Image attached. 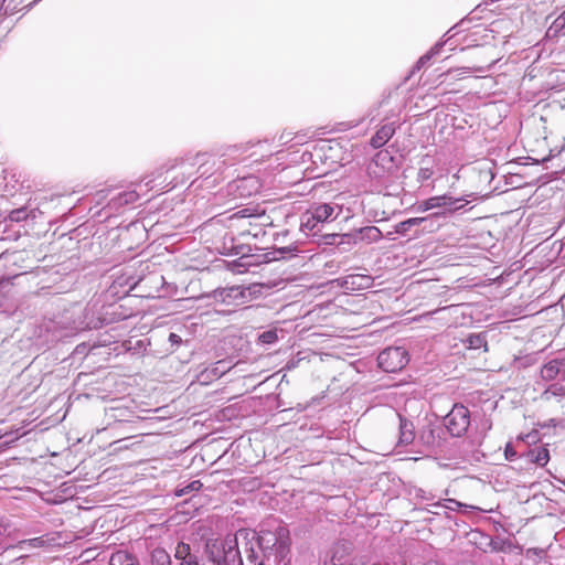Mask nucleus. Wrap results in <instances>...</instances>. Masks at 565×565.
I'll use <instances>...</instances> for the list:
<instances>
[{
  "label": "nucleus",
  "instance_id": "58836bf2",
  "mask_svg": "<svg viewBox=\"0 0 565 565\" xmlns=\"http://www.w3.org/2000/svg\"><path fill=\"white\" fill-rule=\"evenodd\" d=\"M558 379L565 381V359H558Z\"/></svg>",
  "mask_w": 565,
  "mask_h": 565
},
{
  "label": "nucleus",
  "instance_id": "20e7f679",
  "mask_svg": "<svg viewBox=\"0 0 565 565\" xmlns=\"http://www.w3.org/2000/svg\"><path fill=\"white\" fill-rule=\"evenodd\" d=\"M179 161L182 166H198L199 177H211L215 171L223 169L226 164L225 160L209 153H198L190 159H180Z\"/></svg>",
  "mask_w": 565,
  "mask_h": 565
},
{
  "label": "nucleus",
  "instance_id": "2f4dec72",
  "mask_svg": "<svg viewBox=\"0 0 565 565\" xmlns=\"http://www.w3.org/2000/svg\"><path fill=\"white\" fill-rule=\"evenodd\" d=\"M29 217V212L26 210V207H20V209H15V210H12L9 215H8V218L11 221V222H22L24 220H26Z\"/></svg>",
  "mask_w": 565,
  "mask_h": 565
},
{
  "label": "nucleus",
  "instance_id": "7ed1b4c3",
  "mask_svg": "<svg viewBox=\"0 0 565 565\" xmlns=\"http://www.w3.org/2000/svg\"><path fill=\"white\" fill-rule=\"evenodd\" d=\"M408 363V354L402 347H391L383 350L377 356V364L384 371L394 373Z\"/></svg>",
  "mask_w": 565,
  "mask_h": 565
},
{
  "label": "nucleus",
  "instance_id": "2eb2a0df",
  "mask_svg": "<svg viewBox=\"0 0 565 565\" xmlns=\"http://www.w3.org/2000/svg\"><path fill=\"white\" fill-rule=\"evenodd\" d=\"M526 459L530 462L544 467L550 460L548 449L545 447H535L526 452Z\"/></svg>",
  "mask_w": 565,
  "mask_h": 565
},
{
  "label": "nucleus",
  "instance_id": "1a4fd4ad",
  "mask_svg": "<svg viewBox=\"0 0 565 565\" xmlns=\"http://www.w3.org/2000/svg\"><path fill=\"white\" fill-rule=\"evenodd\" d=\"M173 565H199L198 556L192 553L188 543L179 542L177 544Z\"/></svg>",
  "mask_w": 565,
  "mask_h": 565
},
{
  "label": "nucleus",
  "instance_id": "79ce46f5",
  "mask_svg": "<svg viewBox=\"0 0 565 565\" xmlns=\"http://www.w3.org/2000/svg\"><path fill=\"white\" fill-rule=\"evenodd\" d=\"M4 1L6 0H0V10L2 9Z\"/></svg>",
  "mask_w": 565,
  "mask_h": 565
},
{
  "label": "nucleus",
  "instance_id": "ddd939ff",
  "mask_svg": "<svg viewBox=\"0 0 565 565\" xmlns=\"http://www.w3.org/2000/svg\"><path fill=\"white\" fill-rule=\"evenodd\" d=\"M399 418V440L398 444L403 446H407L412 444L415 439V426L414 424L398 415Z\"/></svg>",
  "mask_w": 565,
  "mask_h": 565
},
{
  "label": "nucleus",
  "instance_id": "f8f14e48",
  "mask_svg": "<svg viewBox=\"0 0 565 565\" xmlns=\"http://www.w3.org/2000/svg\"><path fill=\"white\" fill-rule=\"evenodd\" d=\"M439 199H440L439 209H443V212H439L440 216L446 213H454L456 211H459L462 207H465L466 204L468 203V201L465 200L463 198H455L450 194L439 195Z\"/></svg>",
  "mask_w": 565,
  "mask_h": 565
},
{
  "label": "nucleus",
  "instance_id": "a878e982",
  "mask_svg": "<svg viewBox=\"0 0 565 565\" xmlns=\"http://www.w3.org/2000/svg\"><path fill=\"white\" fill-rule=\"evenodd\" d=\"M446 42H437L426 54L419 57L417 61L415 68L420 70L425 64H427L434 56L440 53L443 46Z\"/></svg>",
  "mask_w": 565,
  "mask_h": 565
},
{
  "label": "nucleus",
  "instance_id": "4be33fe9",
  "mask_svg": "<svg viewBox=\"0 0 565 565\" xmlns=\"http://www.w3.org/2000/svg\"><path fill=\"white\" fill-rule=\"evenodd\" d=\"M558 359L551 360L550 362L545 363L541 369V377L544 381H553L555 379H558Z\"/></svg>",
  "mask_w": 565,
  "mask_h": 565
},
{
  "label": "nucleus",
  "instance_id": "423d86ee",
  "mask_svg": "<svg viewBox=\"0 0 565 565\" xmlns=\"http://www.w3.org/2000/svg\"><path fill=\"white\" fill-rule=\"evenodd\" d=\"M352 551V545L348 541L337 542L330 550V561H324L323 565H344Z\"/></svg>",
  "mask_w": 565,
  "mask_h": 565
},
{
  "label": "nucleus",
  "instance_id": "412c9836",
  "mask_svg": "<svg viewBox=\"0 0 565 565\" xmlns=\"http://www.w3.org/2000/svg\"><path fill=\"white\" fill-rule=\"evenodd\" d=\"M335 206L329 203H322L313 207L312 213L315 215V220L319 221V223L327 222L331 218Z\"/></svg>",
  "mask_w": 565,
  "mask_h": 565
},
{
  "label": "nucleus",
  "instance_id": "ea45409f",
  "mask_svg": "<svg viewBox=\"0 0 565 565\" xmlns=\"http://www.w3.org/2000/svg\"><path fill=\"white\" fill-rule=\"evenodd\" d=\"M243 147H238V146H232L228 148V153L230 156H233V159L234 160H239V154H236Z\"/></svg>",
  "mask_w": 565,
  "mask_h": 565
},
{
  "label": "nucleus",
  "instance_id": "f03ea898",
  "mask_svg": "<svg viewBox=\"0 0 565 565\" xmlns=\"http://www.w3.org/2000/svg\"><path fill=\"white\" fill-rule=\"evenodd\" d=\"M470 425V412L462 404H455L444 417V426L452 437L463 436Z\"/></svg>",
  "mask_w": 565,
  "mask_h": 565
},
{
  "label": "nucleus",
  "instance_id": "39448f33",
  "mask_svg": "<svg viewBox=\"0 0 565 565\" xmlns=\"http://www.w3.org/2000/svg\"><path fill=\"white\" fill-rule=\"evenodd\" d=\"M335 285L344 290H362L371 287L373 279L369 275L351 274L344 277L337 278Z\"/></svg>",
  "mask_w": 565,
  "mask_h": 565
},
{
  "label": "nucleus",
  "instance_id": "f257e3e1",
  "mask_svg": "<svg viewBox=\"0 0 565 565\" xmlns=\"http://www.w3.org/2000/svg\"><path fill=\"white\" fill-rule=\"evenodd\" d=\"M238 537L209 540L205 544V558L202 565H242Z\"/></svg>",
  "mask_w": 565,
  "mask_h": 565
},
{
  "label": "nucleus",
  "instance_id": "4468645a",
  "mask_svg": "<svg viewBox=\"0 0 565 565\" xmlns=\"http://www.w3.org/2000/svg\"><path fill=\"white\" fill-rule=\"evenodd\" d=\"M139 194L135 190L124 191L110 199L109 205L113 209H119L137 202Z\"/></svg>",
  "mask_w": 565,
  "mask_h": 565
},
{
  "label": "nucleus",
  "instance_id": "393cba45",
  "mask_svg": "<svg viewBox=\"0 0 565 565\" xmlns=\"http://www.w3.org/2000/svg\"><path fill=\"white\" fill-rule=\"evenodd\" d=\"M202 487H203V484L200 480H193V481L188 482L184 486L180 484L179 487H177L174 490V495L175 497L189 495L194 492H198Z\"/></svg>",
  "mask_w": 565,
  "mask_h": 565
},
{
  "label": "nucleus",
  "instance_id": "6ab92c4d",
  "mask_svg": "<svg viewBox=\"0 0 565 565\" xmlns=\"http://www.w3.org/2000/svg\"><path fill=\"white\" fill-rule=\"evenodd\" d=\"M440 217V213H431L427 216L418 217V221L423 223L418 226L416 234L419 232H434L439 227L438 220Z\"/></svg>",
  "mask_w": 565,
  "mask_h": 565
},
{
  "label": "nucleus",
  "instance_id": "6e6552de",
  "mask_svg": "<svg viewBox=\"0 0 565 565\" xmlns=\"http://www.w3.org/2000/svg\"><path fill=\"white\" fill-rule=\"evenodd\" d=\"M100 326L102 321L99 319H95L93 310L86 307L82 311V315L73 321L71 329L74 331H84L98 329Z\"/></svg>",
  "mask_w": 565,
  "mask_h": 565
},
{
  "label": "nucleus",
  "instance_id": "bb28decb",
  "mask_svg": "<svg viewBox=\"0 0 565 565\" xmlns=\"http://www.w3.org/2000/svg\"><path fill=\"white\" fill-rule=\"evenodd\" d=\"M440 199L439 195L431 196L420 203H418L415 207L416 212L424 213L433 209H439Z\"/></svg>",
  "mask_w": 565,
  "mask_h": 565
},
{
  "label": "nucleus",
  "instance_id": "5701e85b",
  "mask_svg": "<svg viewBox=\"0 0 565 565\" xmlns=\"http://www.w3.org/2000/svg\"><path fill=\"white\" fill-rule=\"evenodd\" d=\"M465 343L469 349L477 350L483 348L484 351H488V343L484 333H471L467 337Z\"/></svg>",
  "mask_w": 565,
  "mask_h": 565
},
{
  "label": "nucleus",
  "instance_id": "f704fd0d",
  "mask_svg": "<svg viewBox=\"0 0 565 565\" xmlns=\"http://www.w3.org/2000/svg\"><path fill=\"white\" fill-rule=\"evenodd\" d=\"M433 169L431 168H428V167H422L419 170H418V173H417V180L419 182H424L428 179L431 178L433 175Z\"/></svg>",
  "mask_w": 565,
  "mask_h": 565
},
{
  "label": "nucleus",
  "instance_id": "7c9ffc66",
  "mask_svg": "<svg viewBox=\"0 0 565 565\" xmlns=\"http://www.w3.org/2000/svg\"><path fill=\"white\" fill-rule=\"evenodd\" d=\"M550 32H553V35L565 34V11L553 21L548 29Z\"/></svg>",
  "mask_w": 565,
  "mask_h": 565
},
{
  "label": "nucleus",
  "instance_id": "f3484780",
  "mask_svg": "<svg viewBox=\"0 0 565 565\" xmlns=\"http://www.w3.org/2000/svg\"><path fill=\"white\" fill-rule=\"evenodd\" d=\"M150 565H173L170 554L162 547L153 548L149 554Z\"/></svg>",
  "mask_w": 565,
  "mask_h": 565
},
{
  "label": "nucleus",
  "instance_id": "473e14b6",
  "mask_svg": "<svg viewBox=\"0 0 565 565\" xmlns=\"http://www.w3.org/2000/svg\"><path fill=\"white\" fill-rule=\"evenodd\" d=\"M358 244V234H356V230L352 231V232H349V233H344V234H339V245H355Z\"/></svg>",
  "mask_w": 565,
  "mask_h": 565
},
{
  "label": "nucleus",
  "instance_id": "b1692460",
  "mask_svg": "<svg viewBox=\"0 0 565 565\" xmlns=\"http://www.w3.org/2000/svg\"><path fill=\"white\" fill-rule=\"evenodd\" d=\"M422 223H423L422 221H418V217H412V218L405 220L395 225V233H397L399 235H406L413 228H415V232H416L418 230V226Z\"/></svg>",
  "mask_w": 565,
  "mask_h": 565
},
{
  "label": "nucleus",
  "instance_id": "72a5a7b5",
  "mask_svg": "<svg viewBox=\"0 0 565 565\" xmlns=\"http://www.w3.org/2000/svg\"><path fill=\"white\" fill-rule=\"evenodd\" d=\"M318 225H319V221H316L313 213H311V215L307 218V221L302 222L301 227L303 230L315 232L316 228L318 227Z\"/></svg>",
  "mask_w": 565,
  "mask_h": 565
},
{
  "label": "nucleus",
  "instance_id": "c9c22d12",
  "mask_svg": "<svg viewBox=\"0 0 565 565\" xmlns=\"http://www.w3.org/2000/svg\"><path fill=\"white\" fill-rule=\"evenodd\" d=\"M447 503L448 504L443 505L440 502H436V503L433 504V507H435V508H443V507H445V508H447L449 510H456L457 508L462 507V504L460 502H458L457 500H454V499L447 500Z\"/></svg>",
  "mask_w": 565,
  "mask_h": 565
},
{
  "label": "nucleus",
  "instance_id": "0eeeda50",
  "mask_svg": "<svg viewBox=\"0 0 565 565\" xmlns=\"http://www.w3.org/2000/svg\"><path fill=\"white\" fill-rule=\"evenodd\" d=\"M245 298V289L239 286H233L214 291V299L227 305H231L232 302H235L236 305L244 303Z\"/></svg>",
  "mask_w": 565,
  "mask_h": 565
},
{
  "label": "nucleus",
  "instance_id": "cd10ccee",
  "mask_svg": "<svg viewBox=\"0 0 565 565\" xmlns=\"http://www.w3.org/2000/svg\"><path fill=\"white\" fill-rule=\"evenodd\" d=\"M278 332L282 333V330L274 328L263 331L258 334V341L263 344H274L278 341Z\"/></svg>",
  "mask_w": 565,
  "mask_h": 565
},
{
  "label": "nucleus",
  "instance_id": "c85d7f7f",
  "mask_svg": "<svg viewBox=\"0 0 565 565\" xmlns=\"http://www.w3.org/2000/svg\"><path fill=\"white\" fill-rule=\"evenodd\" d=\"M231 369L227 362L217 361L211 369H206L205 373H209L206 377L214 376L220 377Z\"/></svg>",
  "mask_w": 565,
  "mask_h": 565
},
{
  "label": "nucleus",
  "instance_id": "a19ab883",
  "mask_svg": "<svg viewBox=\"0 0 565 565\" xmlns=\"http://www.w3.org/2000/svg\"><path fill=\"white\" fill-rule=\"evenodd\" d=\"M169 341L171 342L172 345H179L182 342V339L177 333H170Z\"/></svg>",
  "mask_w": 565,
  "mask_h": 565
},
{
  "label": "nucleus",
  "instance_id": "c756f323",
  "mask_svg": "<svg viewBox=\"0 0 565 565\" xmlns=\"http://www.w3.org/2000/svg\"><path fill=\"white\" fill-rule=\"evenodd\" d=\"M552 396H565V386L551 384L541 395L542 399L548 401Z\"/></svg>",
  "mask_w": 565,
  "mask_h": 565
},
{
  "label": "nucleus",
  "instance_id": "9d476101",
  "mask_svg": "<svg viewBox=\"0 0 565 565\" xmlns=\"http://www.w3.org/2000/svg\"><path fill=\"white\" fill-rule=\"evenodd\" d=\"M443 429L435 427L431 424L424 426L418 435L419 440L423 445L428 447L440 446Z\"/></svg>",
  "mask_w": 565,
  "mask_h": 565
},
{
  "label": "nucleus",
  "instance_id": "4c0bfd02",
  "mask_svg": "<svg viewBox=\"0 0 565 565\" xmlns=\"http://www.w3.org/2000/svg\"><path fill=\"white\" fill-rule=\"evenodd\" d=\"M504 456L507 460H514V458L516 457V451L514 450L511 444H508L505 446Z\"/></svg>",
  "mask_w": 565,
  "mask_h": 565
},
{
  "label": "nucleus",
  "instance_id": "dca6fc26",
  "mask_svg": "<svg viewBox=\"0 0 565 565\" xmlns=\"http://www.w3.org/2000/svg\"><path fill=\"white\" fill-rule=\"evenodd\" d=\"M358 234V243L359 242H366V243H373L377 242L382 238V232L376 226H365L356 230Z\"/></svg>",
  "mask_w": 565,
  "mask_h": 565
},
{
  "label": "nucleus",
  "instance_id": "aec40b11",
  "mask_svg": "<svg viewBox=\"0 0 565 565\" xmlns=\"http://www.w3.org/2000/svg\"><path fill=\"white\" fill-rule=\"evenodd\" d=\"M18 276L0 277V308H2L6 301L11 297L13 290V280Z\"/></svg>",
  "mask_w": 565,
  "mask_h": 565
},
{
  "label": "nucleus",
  "instance_id": "a211bd4d",
  "mask_svg": "<svg viewBox=\"0 0 565 565\" xmlns=\"http://www.w3.org/2000/svg\"><path fill=\"white\" fill-rule=\"evenodd\" d=\"M110 565H140L135 555L127 551H117L113 553L109 559Z\"/></svg>",
  "mask_w": 565,
  "mask_h": 565
},
{
  "label": "nucleus",
  "instance_id": "9b49d317",
  "mask_svg": "<svg viewBox=\"0 0 565 565\" xmlns=\"http://www.w3.org/2000/svg\"><path fill=\"white\" fill-rule=\"evenodd\" d=\"M396 127L394 122L383 125L370 140V145L374 149L382 148L395 134Z\"/></svg>",
  "mask_w": 565,
  "mask_h": 565
},
{
  "label": "nucleus",
  "instance_id": "e433bc0d",
  "mask_svg": "<svg viewBox=\"0 0 565 565\" xmlns=\"http://www.w3.org/2000/svg\"><path fill=\"white\" fill-rule=\"evenodd\" d=\"M324 238V243L328 244V245H337V246H340L339 245V234H327L323 236Z\"/></svg>",
  "mask_w": 565,
  "mask_h": 565
}]
</instances>
